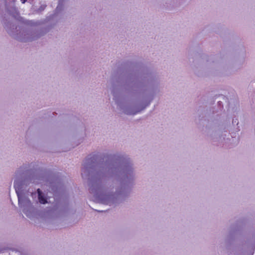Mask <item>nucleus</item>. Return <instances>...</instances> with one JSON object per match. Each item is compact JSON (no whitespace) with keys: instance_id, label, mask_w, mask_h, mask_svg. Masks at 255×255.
<instances>
[{"instance_id":"obj_1","label":"nucleus","mask_w":255,"mask_h":255,"mask_svg":"<svg viewBox=\"0 0 255 255\" xmlns=\"http://www.w3.org/2000/svg\"><path fill=\"white\" fill-rule=\"evenodd\" d=\"M37 193L38 195V199L39 202L41 204H45L47 202V201L42 195V193L40 189H37Z\"/></svg>"},{"instance_id":"obj_2","label":"nucleus","mask_w":255,"mask_h":255,"mask_svg":"<svg viewBox=\"0 0 255 255\" xmlns=\"http://www.w3.org/2000/svg\"><path fill=\"white\" fill-rule=\"evenodd\" d=\"M27 0H21L22 3H24Z\"/></svg>"},{"instance_id":"obj_3","label":"nucleus","mask_w":255,"mask_h":255,"mask_svg":"<svg viewBox=\"0 0 255 255\" xmlns=\"http://www.w3.org/2000/svg\"><path fill=\"white\" fill-rule=\"evenodd\" d=\"M18 201H20V198H19V196L18 194Z\"/></svg>"}]
</instances>
